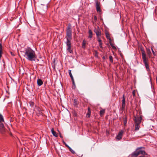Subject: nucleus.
Here are the masks:
<instances>
[{
    "label": "nucleus",
    "instance_id": "obj_1",
    "mask_svg": "<svg viewBox=\"0 0 157 157\" xmlns=\"http://www.w3.org/2000/svg\"><path fill=\"white\" fill-rule=\"evenodd\" d=\"M72 31L70 26H68L66 30V36L65 38L67 41L65 42L66 44L67 50L71 53L73 52V51L71 49V41L72 39Z\"/></svg>",
    "mask_w": 157,
    "mask_h": 157
},
{
    "label": "nucleus",
    "instance_id": "obj_2",
    "mask_svg": "<svg viewBox=\"0 0 157 157\" xmlns=\"http://www.w3.org/2000/svg\"><path fill=\"white\" fill-rule=\"evenodd\" d=\"M25 56L28 60L31 61H35L36 58V56L35 51L30 48L25 49Z\"/></svg>",
    "mask_w": 157,
    "mask_h": 157
},
{
    "label": "nucleus",
    "instance_id": "obj_3",
    "mask_svg": "<svg viewBox=\"0 0 157 157\" xmlns=\"http://www.w3.org/2000/svg\"><path fill=\"white\" fill-rule=\"evenodd\" d=\"M141 54L143 61L144 64V66L147 71L149 72L150 71V70L149 68V62L148 58L146 56V54L144 50L141 48Z\"/></svg>",
    "mask_w": 157,
    "mask_h": 157
},
{
    "label": "nucleus",
    "instance_id": "obj_4",
    "mask_svg": "<svg viewBox=\"0 0 157 157\" xmlns=\"http://www.w3.org/2000/svg\"><path fill=\"white\" fill-rule=\"evenodd\" d=\"M140 154L145 155L146 154L144 151H137L136 150L131 154V157H137Z\"/></svg>",
    "mask_w": 157,
    "mask_h": 157
},
{
    "label": "nucleus",
    "instance_id": "obj_5",
    "mask_svg": "<svg viewBox=\"0 0 157 157\" xmlns=\"http://www.w3.org/2000/svg\"><path fill=\"white\" fill-rule=\"evenodd\" d=\"M5 123H0V133L2 134H4L6 132V129L4 125Z\"/></svg>",
    "mask_w": 157,
    "mask_h": 157
},
{
    "label": "nucleus",
    "instance_id": "obj_6",
    "mask_svg": "<svg viewBox=\"0 0 157 157\" xmlns=\"http://www.w3.org/2000/svg\"><path fill=\"white\" fill-rule=\"evenodd\" d=\"M126 106L125 98L124 95L123 94L122 96V105L121 109L122 111H124L125 109Z\"/></svg>",
    "mask_w": 157,
    "mask_h": 157
},
{
    "label": "nucleus",
    "instance_id": "obj_7",
    "mask_svg": "<svg viewBox=\"0 0 157 157\" xmlns=\"http://www.w3.org/2000/svg\"><path fill=\"white\" fill-rule=\"evenodd\" d=\"M142 119V116L139 117H134V118L133 119V120L134 121L135 124H140L141 123V121Z\"/></svg>",
    "mask_w": 157,
    "mask_h": 157
},
{
    "label": "nucleus",
    "instance_id": "obj_8",
    "mask_svg": "<svg viewBox=\"0 0 157 157\" xmlns=\"http://www.w3.org/2000/svg\"><path fill=\"white\" fill-rule=\"evenodd\" d=\"M94 32L96 33L97 36H101V31L98 26L95 28Z\"/></svg>",
    "mask_w": 157,
    "mask_h": 157
},
{
    "label": "nucleus",
    "instance_id": "obj_9",
    "mask_svg": "<svg viewBox=\"0 0 157 157\" xmlns=\"http://www.w3.org/2000/svg\"><path fill=\"white\" fill-rule=\"evenodd\" d=\"M96 8L98 12L100 13L101 12V10L100 7V3L98 1L96 2Z\"/></svg>",
    "mask_w": 157,
    "mask_h": 157
},
{
    "label": "nucleus",
    "instance_id": "obj_10",
    "mask_svg": "<svg viewBox=\"0 0 157 157\" xmlns=\"http://www.w3.org/2000/svg\"><path fill=\"white\" fill-rule=\"evenodd\" d=\"M124 131L122 130H121L118 133V135L116 137V138L118 140H120L122 137Z\"/></svg>",
    "mask_w": 157,
    "mask_h": 157
},
{
    "label": "nucleus",
    "instance_id": "obj_11",
    "mask_svg": "<svg viewBox=\"0 0 157 157\" xmlns=\"http://www.w3.org/2000/svg\"><path fill=\"white\" fill-rule=\"evenodd\" d=\"M127 121V117L125 115L124 116V117L123 118L124 125V126H126V125Z\"/></svg>",
    "mask_w": 157,
    "mask_h": 157
},
{
    "label": "nucleus",
    "instance_id": "obj_12",
    "mask_svg": "<svg viewBox=\"0 0 157 157\" xmlns=\"http://www.w3.org/2000/svg\"><path fill=\"white\" fill-rule=\"evenodd\" d=\"M89 38L92 39L93 37V32L91 29H89L88 31Z\"/></svg>",
    "mask_w": 157,
    "mask_h": 157
},
{
    "label": "nucleus",
    "instance_id": "obj_13",
    "mask_svg": "<svg viewBox=\"0 0 157 157\" xmlns=\"http://www.w3.org/2000/svg\"><path fill=\"white\" fill-rule=\"evenodd\" d=\"M37 83L39 86H40L42 85L43 82L41 79H38L37 80Z\"/></svg>",
    "mask_w": 157,
    "mask_h": 157
},
{
    "label": "nucleus",
    "instance_id": "obj_14",
    "mask_svg": "<svg viewBox=\"0 0 157 157\" xmlns=\"http://www.w3.org/2000/svg\"><path fill=\"white\" fill-rule=\"evenodd\" d=\"M147 53L149 57L150 58L151 57V53L150 49H147Z\"/></svg>",
    "mask_w": 157,
    "mask_h": 157
},
{
    "label": "nucleus",
    "instance_id": "obj_15",
    "mask_svg": "<svg viewBox=\"0 0 157 157\" xmlns=\"http://www.w3.org/2000/svg\"><path fill=\"white\" fill-rule=\"evenodd\" d=\"M51 132L52 134L54 136L56 137L58 136L56 132L54 131V129L53 128H52L51 129Z\"/></svg>",
    "mask_w": 157,
    "mask_h": 157
},
{
    "label": "nucleus",
    "instance_id": "obj_16",
    "mask_svg": "<svg viewBox=\"0 0 157 157\" xmlns=\"http://www.w3.org/2000/svg\"><path fill=\"white\" fill-rule=\"evenodd\" d=\"M0 123H5L3 117L2 115L0 113Z\"/></svg>",
    "mask_w": 157,
    "mask_h": 157
},
{
    "label": "nucleus",
    "instance_id": "obj_17",
    "mask_svg": "<svg viewBox=\"0 0 157 157\" xmlns=\"http://www.w3.org/2000/svg\"><path fill=\"white\" fill-rule=\"evenodd\" d=\"M91 113V111L89 107L88 108V112L87 114V116L88 117H90V115Z\"/></svg>",
    "mask_w": 157,
    "mask_h": 157
},
{
    "label": "nucleus",
    "instance_id": "obj_18",
    "mask_svg": "<svg viewBox=\"0 0 157 157\" xmlns=\"http://www.w3.org/2000/svg\"><path fill=\"white\" fill-rule=\"evenodd\" d=\"M109 44H110V45L112 47V48L114 49H115V50H116L117 49V48H116V47H115L114 46V44H113L111 42V41H109Z\"/></svg>",
    "mask_w": 157,
    "mask_h": 157
},
{
    "label": "nucleus",
    "instance_id": "obj_19",
    "mask_svg": "<svg viewBox=\"0 0 157 157\" xmlns=\"http://www.w3.org/2000/svg\"><path fill=\"white\" fill-rule=\"evenodd\" d=\"M140 124H135V130H138L139 129L140 127Z\"/></svg>",
    "mask_w": 157,
    "mask_h": 157
},
{
    "label": "nucleus",
    "instance_id": "obj_20",
    "mask_svg": "<svg viewBox=\"0 0 157 157\" xmlns=\"http://www.w3.org/2000/svg\"><path fill=\"white\" fill-rule=\"evenodd\" d=\"M86 41L84 40L82 41V48L83 49H85L86 48Z\"/></svg>",
    "mask_w": 157,
    "mask_h": 157
},
{
    "label": "nucleus",
    "instance_id": "obj_21",
    "mask_svg": "<svg viewBox=\"0 0 157 157\" xmlns=\"http://www.w3.org/2000/svg\"><path fill=\"white\" fill-rule=\"evenodd\" d=\"M105 110L104 109H102L100 110V116H102L105 113Z\"/></svg>",
    "mask_w": 157,
    "mask_h": 157
},
{
    "label": "nucleus",
    "instance_id": "obj_22",
    "mask_svg": "<svg viewBox=\"0 0 157 157\" xmlns=\"http://www.w3.org/2000/svg\"><path fill=\"white\" fill-rule=\"evenodd\" d=\"M106 37L107 39H108L109 40V41H111V39L108 34L106 33Z\"/></svg>",
    "mask_w": 157,
    "mask_h": 157
},
{
    "label": "nucleus",
    "instance_id": "obj_23",
    "mask_svg": "<svg viewBox=\"0 0 157 157\" xmlns=\"http://www.w3.org/2000/svg\"><path fill=\"white\" fill-rule=\"evenodd\" d=\"M30 105L32 107H33L34 106V103L32 101H30L29 102Z\"/></svg>",
    "mask_w": 157,
    "mask_h": 157
},
{
    "label": "nucleus",
    "instance_id": "obj_24",
    "mask_svg": "<svg viewBox=\"0 0 157 157\" xmlns=\"http://www.w3.org/2000/svg\"><path fill=\"white\" fill-rule=\"evenodd\" d=\"M109 60H110V62L111 63H113V58L111 56H109Z\"/></svg>",
    "mask_w": 157,
    "mask_h": 157
},
{
    "label": "nucleus",
    "instance_id": "obj_25",
    "mask_svg": "<svg viewBox=\"0 0 157 157\" xmlns=\"http://www.w3.org/2000/svg\"><path fill=\"white\" fill-rule=\"evenodd\" d=\"M74 103L75 106L77 105H78V102L77 99H74Z\"/></svg>",
    "mask_w": 157,
    "mask_h": 157
},
{
    "label": "nucleus",
    "instance_id": "obj_26",
    "mask_svg": "<svg viewBox=\"0 0 157 157\" xmlns=\"http://www.w3.org/2000/svg\"><path fill=\"white\" fill-rule=\"evenodd\" d=\"M2 50L3 49L2 44L1 43H0V52H3Z\"/></svg>",
    "mask_w": 157,
    "mask_h": 157
},
{
    "label": "nucleus",
    "instance_id": "obj_27",
    "mask_svg": "<svg viewBox=\"0 0 157 157\" xmlns=\"http://www.w3.org/2000/svg\"><path fill=\"white\" fill-rule=\"evenodd\" d=\"M100 36H97L98 41L99 42H102V40L100 37Z\"/></svg>",
    "mask_w": 157,
    "mask_h": 157
},
{
    "label": "nucleus",
    "instance_id": "obj_28",
    "mask_svg": "<svg viewBox=\"0 0 157 157\" xmlns=\"http://www.w3.org/2000/svg\"><path fill=\"white\" fill-rule=\"evenodd\" d=\"M69 75H70V76L71 78L73 77V76L72 74H71V70H69Z\"/></svg>",
    "mask_w": 157,
    "mask_h": 157
},
{
    "label": "nucleus",
    "instance_id": "obj_29",
    "mask_svg": "<svg viewBox=\"0 0 157 157\" xmlns=\"http://www.w3.org/2000/svg\"><path fill=\"white\" fill-rule=\"evenodd\" d=\"M36 108H34V111H36V109H37L39 111H40V109L39 107H36V106H35Z\"/></svg>",
    "mask_w": 157,
    "mask_h": 157
},
{
    "label": "nucleus",
    "instance_id": "obj_30",
    "mask_svg": "<svg viewBox=\"0 0 157 157\" xmlns=\"http://www.w3.org/2000/svg\"><path fill=\"white\" fill-rule=\"evenodd\" d=\"M142 148H144V147H138V148L136 149V150H137V151H142L141 150H140V149H142Z\"/></svg>",
    "mask_w": 157,
    "mask_h": 157
},
{
    "label": "nucleus",
    "instance_id": "obj_31",
    "mask_svg": "<svg viewBox=\"0 0 157 157\" xmlns=\"http://www.w3.org/2000/svg\"><path fill=\"white\" fill-rule=\"evenodd\" d=\"M132 94L134 97L136 96V93L135 90H134L132 92Z\"/></svg>",
    "mask_w": 157,
    "mask_h": 157
},
{
    "label": "nucleus",
    "instance_id": "obj_32",
    "mask_svg": "<svg viewBox=\"0 0 157 157\" xmlns=\"http://www.w3.org/2000/svg\"><path fill=\"white\" fill-rule=\"evenodd\" d=\"M99 46L101 48H102V42H99Z\"/></svg>",
    "mask_w": 157,
    "mask_h": 157
},
{
    "label": "nucleus",
    "instance_id": "obj_33",
    "mask_svg": "<svg viewBox=\"0 0 157 157\" xmlns=\"http://www.w3.org/2000/svg\"><path fill=\"white\" fill-rule=\"evenodd\" d=\"M10 53L12 56H15V54L13 52L10 51Z\"/></svg>",
    "mask_w": 157,
    "mask_h": 157
},
{
    "label": "nucleus",
    "instance_id": "obj_34",
    "mask_svg": "<svg viewBox=\"0 0 157 157\" xmlns=\"http://www.w3.org/2000/svg\"><path fill=\"white\" fill-rule=\"evenodd\" d=\"M72 88L73 89H75L76 88V86L75 83H74V84H73V86H72Z\"/></svg>",
    "mask_w": 157,
    "mask_h": 157
},
{
    "label": "nucleus",
    "instance_id": "obj_35",
    "mask_svg": "<svg viewBox=\"0 0 157 157\" xmlns=\"http://www.w3.org/2000/svg\"><path fill=\"white\" fill-rule=\"evenodd\" d=\"M94 21L95 22L97 21V17L96 15L94 16Z\"/></svg>",
    "mask_w": 157,
    "mask_h": 157
},
{
    "label": "nucleus",
    "instance_id": "obj_36",
    "mask_svg": "<svg viewBox=\"0 0 157 157\" xmlns=\"http://www.w3.org/2000/svg\"><path fill=\"white\" fill-rule=\"evenodd\" d=\"M71 78V80H72V84H74V83H75V82L74 81V80L73 77Z\"/></svg>",
    "mask_w": 157,
    "mask_h": 157
},
{
    "label": "nucleus",
    "instance_id": "obj_37",
    "mask_svg": "<svg viewBox=\"0 0 157 157\" xmlns=\"http://www.w3.org/2000/svg\"><path fill=\"white\" fill-rule=\"evenodd\" d=\"M71 78V80H72V84H74V83H75V82L74 81V80L73 77Z\"/></svg>",
    "mask_w": 157,
    "mask_h": 157
},
{
    "label": "nucleus",
    "instance_id": "obj_38",
    "mask_svg": "<svg viewBox=\"0 0 157 157\" xmlns=\"http://www.w3.org/2000/svg\"><path fill=\"white\" fill-rule=\"evenodd\" d=\"M151 50H152V53L154 55H155V52L153 50V48L152 47H151Z\"/></svg>",
    "mask_w": 157,
    "mask_h": 157
},
{
    "label": "nucleus",
    "instance_id": "obj_39",
    "mask_svg": "<svg viewBox=\"0 0 157 157\" xmlns=\"http://www.w3.org/2000/svg\"><path fill=\"white\" fill-rule=\"evenodd\" d=\"M63 143L64 144H65V145L68 148H69V147H70L69 146H68L66 143L63 141Z\"/></svg>",
    "mask_w": 157,
    "mask_h": 157
},
{
    "label": "nucleus",
    "instance_id": "obj_40",
    "mask_svg": "<svg viewBox=\"0 0 157 157\" xmlns=\"http://www.w3.org/2000/svg\"><path fill=\"white\" fill-rule=\"evenodd\" d=\"M70 151L73 154H75V151L72 149Z\"/></svg>",
    "mask_w": 157,
    "mask_h": 157
},
{
    "label": "nucleus",
    "instance_id": "obj_41",
    "mask_svg": "<svg viewBox=\"0 0 157 157\" xmlns=\"http://www.w3.org/2000/svg\"><path fill=\"white\" fill-rule=\"evenodd\" d=\"M3 54V52H0V59L2 56V55Z\"/></svg>",
    "mask_w": 157,
    "mask_h": 157
},
{
    "label": "nucleus",
    "instance_id": "obj_42",
    "mask_svg": "<svg viewBox=\"0 0 157 157\" xmlns=\"http://www.w3.org/2000/svg\"><path fill=\"white\" fill-rule=\"evenodd\" d=\"M139 157H149L147 156H145V155H141V156H140Z\"/></svg>",
    "mask_w": 157,
    "mask_h": 157
},
{
    "label": "nucleus",
    "instance_id": "obj_43",
    "mask_svg": "<svg viewBox=\"0 0 157 157\" xmlns=\"http://www.w3.org/2000/svg\"><path fill=\"white\" fill-rule=\"evenodd\" d=\"M60 137L61 138H63V136L61 135V133H60L59 134Z\"/></svg>",
    "mask_w": 157,
    "mask_h": 157
},
{
    "label": "nucleus",
    "instance_id": "obj_44",
    "mask_svg": "<svg viewBox=\"0 0 157 157\" xmlns=\"http://www.w3.org/2000/svg\"><path fill=\"white\" fill-rule=\"evenodd\" d=\"M68 149H69V150L70 151H71L72 150V149L70 147H69Z\"/></svg>",
    "mask_w": 157,
    "mask_h": 157
},
{
    "label": "nucleus",
    "instance_id": "obj_45",
    "mask_svg": "<svg viewBox=\"0 0 157 157\" xmlns=\"http://www.w3.org/2000/svg\"><path fill=\"white\" fill-rule=\"evenodd\" d=\"M102 58L103 59H105V57L104 56L103 57H102Z\"/></svg>",
    "mask_w": 157,
    "mask_h": 157
}]
</instances>
